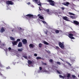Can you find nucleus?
<instances>
[{
	"label": "nucleus",
	"instance_id": "4be33fe9",
	"mask_svg": "<svg viewBox=\"0 0 79 79\" xmlns=\"http://www.w3.org/2000/svg\"><path fill=\"white\" fill-rule=\"evenodd\" d=\"M55 32L56 34H58V33L60 32V31L59 30H56L55 31Z\"/></svg>",
	"mask_w": 79,
	"mask_h": 79
},
{
	"label": "nucleus",
	"instance_id": "7ed1b4c3",
	"mask_svg": "<svg viewBox=\"0 0 79 79\" xmlns=\"http://www.w3.org/2000/svg\"><path fill=\"white\" fill-rule=\"evenodd\" d=\"M6 3L7 5H13V2H12L11 1H6Z\"/></svg>",
	"mask_w": 79,
	"mask_h": 79
},
{
	"label": "nucleus",
	"instance_id": "79ce46f5",
	"mask_svg": "<svg viewBox=\"0 0 79 79\" xmlns=\"http://www.w3.org/2000/svg\"><path fill=\"white\" fill-rule=\"evenodd\" d=\"M72 77L73 78H75V77H76V76H75V75H72Z\"/></svg>",
	"mask_w": 79,
	"mask_h": 79
},
{
	"label": "nucleus",
	"instance_id": "f8f14e48",
	"mask_svg": "<svg viewBox=\"0 0 79 79\" xmlns=\"http://www.w3.org/2000/svg\"><path fill=\"white\" fill-rule=\"evenodd\" d=\"M23 46V44H22V43L21 42H19V43L18 47H21Z\"/></svg>",
	"mask_w": 79,
	"mask_h": 79
},
{
	"label": "nucleus",
	"instance_id": "ea45409f",
	"mask_svg": "<svg viewBox=\"0 0 79 79\" xmlns=\"http://www.w3.org/2000/svg\"><path fill=\"white\" fill-rule=\"evenodd\" d=\"M60 52L61 53H62V54H63V53H64V52L63 50H61L60 51Z\"/></svg>",
	"mask_w": 79,
	"mask_h": 79
},
{
	"label": "nucleus",
	"instance_id": "4d7b16f0",
	"mask_svg": "<svg viewBox=\"0 0 79 79\" xmlns=\"http://www.w3.org/2000/svg\"><path fill=\"white\" fill-rule=\"evenodd\" d=\"M3 79H6V77H3Z\"/></svg>",
	"mask_w": 79,
	"mask_h": 79
},
{
	"label": "nucleus",
	"instance_id": "1a4fd4ad",
	"mask_svg": "<svg viewBox=\"0 0 79 79\" xmlns=\"http://www.w3.org/2000/svg\"><path fill=\"white\" fill-rule=\"evenodd\" d=\"M29 47H30V48H34L35 47V46L34 44H30L29 45Z\"/></svg>",
	"mask_w": 79,
	"mask_h": 79
},
{
	"label": "nucleus",
	"instance_id": "c756f323",
	"mask_svg": "<svg viewBox=\"0 0 79 79\" xmlns=\"http://www.w3.org/2000/svg\"><path fill=\"white\" fill-rule=\"evenodd\" d=\"M73 34L74 35H76V33L75 32L73 31L72 32Z\"/></svg>",
	"mask_w": 79,
	"mask_h": 79
},
{
	"label": "nucleus",
	"instance_id": "bb28decb",
	"mask_svg": "<svg viewBox=\"0 0 79 79\" xmlns=\"http://www.w3.org/2000/svg\"><path fill=\"white\" fill-rule=\"evenodd\" d=\"M45 11H47L48 13L50 11V10H49V9H48L45 10Z\"/></svg>",
	"mask_w": 79,
	"mask_h": 79
},
{
	"label": "nucleus",
	"instance_id": "de8ad7c7",
	"mask_svg": "<svg viewBox=\"0 0 79 79\" xmlns=\"http://www.w3.org/2000/svg\"><path fill=\"white\" fill-rule=\"evenodd\" d=\"M34 1H35V2H36L38 1V0H34Z\"/></svg>",
	"mask_w": 79,
	"mask_h": 79
},
{
	"label": "nucleus",
	"instance_id": "f3484780",
	"mask_svg": "<svg viewBox=\"0 0 79 79\" xmlns=\"http://www.w3.org/2000/svg\"><path fill=\"white\" fill-rule=\"evenodd\" d=\"M10 40H15V38L12 37H10Z\"/></svg>",
	"mask_w": 79,
	"mask_h": 79
},
{
	"label": "nucleus",
	"instance_id": "0e129e2a",
	"mask_svg": "<svg viewBox=\"0 0 79 79\" xmlns=\"http://www.w3.org/2000/svg\"><path fill=\"white\" fill-rule=\"evenodd\" d=\"M67 79H69V78H68Z\"/></svg>",
	"mask_w": 79,
	"mask_h": 79
},
{
	"label": "nucleus",
	"instance_id": "0eeeda50",
	"mask_svg": "<svg viewBox=\"0 0 79 79\" xmlns=\"http://www.w3.org/2000/svg\"><path fill=\"white\" fill-rule=\"evenodd\" d=\"M22 42L23 44H27V40L26 39H23L22 40Z\"/></svg>",
	"mask_w": 79,
	"mask_h": 79
},
{
	"label": "nucleus",
	"instance_id": "6ab92c4d",
	"mask_svg": "<svg viewBox=\"0 0 79 79\" xmlns=\"http://www.w3.org/2000/svg\"><path fill=\"white\" fill-rule=\"evenodd\" d=\"M39 18L41 19H44V17L42 16V15H40L39 16Z\"/></svg>",
	"mask_w": 79,
	"mask_h": 79
},
{
	"label": "nucleus",
	"instance_id": "72a5a7b5",
	"mask_svg": "<svg viewBox=\"0 0 79 79\" xmlns=\"http://www.w3.org/2000/svg\"><path fill=\"white\" fill-rule=\"evenodd\" d=\"M36 58L37 60H39V59H41V57H37Z\"/></svg>",
	"mask_w": 79,
	"mask_h": 79
},
{
	"label": "nucleus",
	"instance_id": "e433bc0d",
	"mask_svg": "<svg viewBox=\"0 0 79 79\" xmlns=\"http://www.w3.org/2000/svg\"><path fill=\"white\" fill-rule=\"evenodd\" d=\"M39 9L40 10H42V7L41 6L39 7Z\"/></svg>",
	"mask_w": 79,
	"mask_h": 79
},
{
	"label": "nucleus",
	"instance_id": "2f4dec72",
	"mask_svg": "<svg viewBox=\"0 0 79 79\" xmlns=\"http://www.w3.org/2000/svg\"><path fill=\"white\" fill-rule=\"evenodd\" d=\"M71 39H74V37L73 36H71V37H69Z\"/></svg>",
	"mask_w": 79,
	"mask_h": 79
},
{
	"label": "nucleus",
	"instance_id": "423d86ee",
	"mask_svg": "<svg viewBox=\"0 0 79 79\" xmlns=\"http://www.w3.org/2000/svg\"><path fill=\"white\" fill-rule=\"evenodd\" d=\"M70 76L71 75L70 74L68 73V74H67V75H64V78H65V79H66V77H67L68 78H69Z\"/></svg>",
	"mask_w": 79,
	"mask_h": 79
},
{
	"label": "nucleus",
	"instance_id": "b1692460",
	"mask_svg": "<svg viewBox=\"0 0 79 79\" xmlns=\"http://www.w3.org/2000/svg\"><path fill=\"white\" fill-rule=\"evenodd\" d=\"M44 44H45V45H48V43H47V42L45 41H44Z\"/></svg>",
	"mask_w": 79,
	"mask_h": 79
},
{
	"label": "nucleus",
	"instance_id": "c03bdc74",
	"mask_svg": "<svg viewBox=\"0 0 79 79\" xmlns=\"http://www.w3.org/2000/svg\"><path fill=\"white\" fill-rule=\"evenodd\" d=\"M40 70H42V68L41 67H40Z\"/></svg>",
	"mask_w": 79,
	"mask_h": 79
},
{
	"label": "nucleus",
	"instance_id": "bf43d9fd",
	"mask_svg": "<svg viewBox=\"0 0 79 79\" xmlns=\"http://www.w3.org/2000/svg\"><path fill=\"white\" fill-rule=\"evenodd\" d=\"M61 60H62V61H64V60L63 59H61Z\"/></svg>",
	"mask_w": 79,
	"mask_h": 79
},
{
	"label": "nucleus",
	"instance_id": "f704fd0d",
	"mask_svg": "<svg viewBox=\"0 0 79 79\" xmlns=\"http://www.w3.org/2000/svg\"><path fill=\"white\" fill-rule=\"evenodd\" d=\"M41 21L43 23H44V24H46V22H45V21H42V20H41Z\"/></svg>",
	"mask_w": 79,
	"mask_h": 79
},
{
	"label": "nucleus",
	"instance_id": "603ef678",
	"mask_svg": "<svg viewBox=\"0 0 79 79\" xmlns=\"http://www.w3.org/2000/svg\"><path fill=\"white\" fill-rule=\"evenodd\" d=\"M48 53H50V51H47Z\"/></svg>",
	"mask_w": 79,
	"mask_h": 79
},
{
	"label": "nucleus",
	"instance_id": "a18cd8bd",
	"mask_svg": "<svg viewBox=\"0 0 79 79\" xmlns=\"http://www.w3.org/2000/svg\"><path fill=\"white\" fill-rule=\"evenodd\" d=\"M8 49L9 50H11V48L10 47H9L8 48Z\"/></svg>",
	"mask_w": 79,
	"mask_h": 79
},
{
	"label": "nucleus",
	"instance_id": "8fccbe9b",
	"mask_svg": "<svg viewBox=\"0 0 79 79\" xmlns=\"http://www.w3.org/2000/svg\"><path fill=\"white\" fill-rule=\"evenodd\" d=\"M10 67H8L6 68V69H10Z\"/></svg>",
	"mask_w": 79,
	"mask_h": 79
},
{
	"label": "nucleus",
	"instance_id": "ddd939ff",
	"mask_svg": "<svg viewBox=\"0 0 79 79\" xmlns=\"http://www.w3.org/2000/svg\"><path fill=\"white\" fill-rule=\"evenodd\" d=\"M36 3L38 5H39V6H42L41 5V2H40V0H39L38 1L36 2Z\"/></svg>",
	"mask_w": 79,
	"mask_h": 79
},
{
	"label": "nucleus",
	"instance_id": "4468645a",
	"mask_svg": "<svg viewBox=\"0 0 79 79\" xmlns=\"http://www.w3.org/2000/svg\"><path fill=\"white\" fill-rule=\"evenodd\" d=\"M5 31V29L3 28V27H2V28L1 29L0 31L1 32H2V33L3 32Z\"/></svg>",
	"mask_w": 79,
	"mask_h": 79
},
{
	"label": "nucleus",
	"instance_id": "473e14b6",
	"mask_svg": "<svg viewBox=\"0 0 79 79\" xmlns=\"http://www.w3.org/2000/svg\"><path fill=\"white\" fill-rule=\"evenodd\" d=\"M70 18H72V19H74V18H75V17H74V16H71Z\"/></svg>",
	"mask_w": 79,
	"mask_h": 79
},
{
	"label": "nucleus",
	"instance_id": "cd10ccee",
	"mask_svg": "<svg viewBox=\"0 0 79 79\" xmlns=\"http://www.w3.org/2000/svg\"><path fill=\"white\" fill-rule=\"evenodd\" d=\"M20 41H21V40H20V39H18L17 40L16 42H17V43H18V42H19Z\"/></svg>",
	"mask_w": 79,
	"mask_h": 79
},
{
	"label": "nucleus",
	"instance_id": "e2e57ef3",
	"mask_svg": "<svg viewBox=\"0 0 79 79\" xmlns=\"http://www.w3.org/2000/svg\"><path fill=\"white\" fill-rule=\"evenodd\" d=\"M12 1H14V0H12Z\"/></svg>",
	"mask_w": 79,
	"mask_h": 79
},
{
	"label": "nucleus",
	"instance_id": "5701e85b",
	"mask_svg": "<svg viewBox=\"0 0 79 79\" xmlns=\"http://www.w3.org/2000/svg\"><path fill=\"white\" fill-rule=\"evenodd\" d=\"M60 13L59 12H54V14H55L56 15H58V14Z\"/></svg>",
	"mask_w": 79,
	"mask_h": 79
},
{
	"label": "nucleus",
	"instance_id": "412c9836",
	"mask_svg": "<svg viewBox=\"0 0 79 79\" xmlns=\"http://www.w3.org/2000/svg\"><path fill=\"white\" fill-rule=\"evenodd\" d=\"M59 77L60 78H62V79H64V76H63L61 75H59Z\"/></svg>",
	"mask_w": 79,
	"mask_h": 79
},
{
	"label": "nucleus",
	"instance_id": "58836bf2",
	"mask_svg": "<svg viewBox=\"0 0 79 79\" xmlns=\"http://www.w3.org/2000/svg\"><path fill=\"white\" fill-rule=\"evenodd\" d=\"M49 61L51 63H52V62H53V60H52V59H50L49 60Z\"/></svg>",
	"mask_w": 79,
	"mask_h": 79
},
{
	"label": "nucleus",
	"instance_id": "6e6552de",
	"mask_svg": "<svg viewBox=\"0 0 79 79\" xmlns=\"http://www.w3.org/2000/svg\"><path fill=\"white\" fill-rule=\"evenodd\" d=\"M63 19L64 20H65V21H69V20L68 19L69 18L66 16L63 17Z\"/></svg>",
	"mask_w": 79,
	"mask_h": 79
},
{
	"label": "nucleus",
	"instance_id": "c9c22d12",
	"mask_svg": "<svg viewBox=\"0 0 79 79\" xmlns=\"http://www.w3.org/2000/svg\"><path fill=\"white\" fill-rule=\"evenodd\" d=\"M56 48L57 50H60V48L58 46H56Z\"/></svg>",
	"mask_w": 79,
	"mask_h": 79
},
{
	"label": "nucleus",
	"instance_id": "a19ab883",
	"mask_svg": "<svg viewBox=\"0 0 79 79\" xmlns=\"http://www.w3.org/2000/svg\"><path fill=\"white\" fill-rule=\"evenodd\" d=\"M57 73H58V74H61V73H60V72L59 71H58V70H57Z\"/></svg>",
	"mask_w": 79,
	"mask_h": 79
},
{
	"label": "nucleus",
	"instance_id": "a878e982",
	"mask_svg": "<svg viewBox=\"0 0 79 79\" xmlns=\"http://www.w3.org/2000/svg\"><path fill=\"white\" fill-rule=\"evenodd\" d=\"M23 57L25 59H27V57L26 56H23Z\"/></svg>",
	"mask_w": 79,
	"mask_h": 79
},
{
	"label": "nucleus",
	"instance_id": "49530a36",
	"mask_svg": "<svg viewBox=\"0 0 79 79\" xmlns=\"http://www.w3.org/2000/svg\"><path fill=\"white\" fill-rule=\"evenodd\" d=\"M28 59H31V56H29L28 57Z\"/></svg>",
	"mask_w": 79,
	"mask_h": 79
},
{
	"label": "nucleus",
	"instance_id": "6e6d98bb",
	"mask_svg": "<svg viewBox=\"0 0 79 79\" xmlns=\"http://www.w3.org/2000/svg\"><path fill=\"white\" fill-rule=\"evenodd\" d=\"M43 64H44V65H47V63H44Z\"/></svg>",
	"mask_w": 79,
	"mask_h": 79
},
{
	"label": "nucleus",
	"instance_id": "9d476101",
	"mask_svg": "<svg viewBox=\"0 0 79 79\" xmlns=\"http://www.w3.org/2000/svg\"><path fill=\"white\" fill-rule=\"evenodd\" d=\"M73 23L74 24H76V25H79V23L78 21L76 20H74L73 21Z\"/></svg>",
	"mask_w": 79,
	"mask_h": 79
},
{
	"label": "nucleus",
	"instance_id": "2eb2a0df",
	"mask_svg": "<svg viewBox=\"0 0 79 79\" xmlns=\"http://www.w3.org/2000/svg\"><path fill=\"white\" fill-rule=\"evenodd\" d=\"M18 51L20 52H23V48H19L18 49Z\"/></svg>",
	"mask_w": 79,
	"mask_h": 79
},
{
	"label": "nucleus",
	"instance_id": "9b49d317",
	"mask_svg": "<svg viewBox=\"0 0 79 79\" xmlns=\"http://www.w3.org/2000/svg\"><path fill=\"white\" fill-rule=\"evenodd\" d=\"M12 43L13 45H17V44H18V43L16 41H14L12 42Z\"/></svg>",
	"mask_w": 79,
	"mask_h": 79
},
{
	"label": "nucleus",
	"instance_id": "4c0bfd02",
	"mask_svg": "<svg viewBox=\"0 0 79 79\" xmlns=\"http://www.w3.org/2000/svg\"><path fill=\"white\" fill-rule=\"evenodd\" d=\"M64 8H65L64 7H61V9H62V10L63 11L64 10Z\"/></svg>",
	"mask_w": 79,
	"mask_h": 79
},
{
	"label": "nucleus",
	"instance_id": "052dcab7",
	"mask_svg": "<svg viewBox=\"0 0 79 79\" xmlns=\"http://www.w3.org/2000/svg\"><path fill=\"white\" fill-rule=\"evenodd\" d=\"M11 31H12V32H13L14 30H11Z\"/></svg>",
	"mask_w": 79,
	"mask_h": 79
},
{
	"label": "nucleus",
	"instance_id": "13d9d810",
	"mask_svg": "<svg viewBox=\"0 0 79 79\" xmlns=\"http://www.w3.org/2000/svg\"><path fill=\"white\" fill-rule=\"evenodd\" d=\"M40 16V14H38V16Z\"/></svg>",
	"mask_w": 79,
	"mask_h": 79
},
{
	"label": "nucleus",
	"instance_id": "5fc2aeb1",
	"mask_svg": "<svg viewBox=\"0 0 79 79\" xmlns=\"http://www.w3.org/2000/svg\"><path fill=\"white\" fill-rule=\"evenodd\" d=\"M45 33L46 34H47V31H45Z\"/></svg>",
	"mask_w": 79,
	"mask_h": 79
},
{
	"label": "nucleus",
	"instance_id": "f257e3e1",
	"mask_svg": "<svg viewBox=\"0 0 79 79\" xmlns=\"http://www.w3.org/2000/svg\"><path fill=\"white\" fill-rule=\"evenodd\" d=\"M25 17L26 19H28L29 18H33V17H34V15L31 14H28L27 15H25Z\"/></svg>",
	"mask_w": 79,
	"mask_h": 79
},
{
	"label": "nucleus",
	"instance_id": "680f3d73",
	"mask_svg": "<svg viewBox=\"0 0 79 79\" xmlns=\"http://www.w3.org/2000/svg\"><path fill=\"white\" fill-rule=\"evenodd\" d=\"M1 43V41H0V44Z\"/></svg>",
	"mask_w": 79,
	"mask_h": 79
},
{
	"label": "nucleus",
	"instance_id": "864d4df0",
	"mask_svg": "<svg viewBox=\"0 0 79 79\" xmlns=\"http://www.w3.org/2000/svg\"><path fill=\"white\" fill-rule=\"evenodd\" d=\"M0 76H3V74H2V73H1L0 72Z\"/></svg>",
	"mask_w": 79,
	"mask_h": 79
},
{
	"label": "nucleus",
	"instance_id": "37998d69",
	"mask_svg": "<svg viewBox=\"0 0 79 79\" xmlns=\"http://www.w3.org/2000/svg\"><path fill=\"white\" fill-rule=\"evenodd\" d=\"M34 56H37V54H35Z\"/></svg>",
	"mask_w": 79,
	"mask_h": 79
},
{
	"label": "nucleus",
	"instance_id": "09e8293b",
	"mask_svg": "<svg viewBox=\"0 0 79 79\" xmlns=\"http://www.w3.org/2000/svg\"><path fill=\"white\" fill-rule=\"evenodd\" d=\"M0 67H2V64L0 63Z\"/></svg>",
	"mask_w": 79,
	"mask_h": 79
},
{
	"label": "nucleus",
	"instance_id": "393cba45",
	"mask_svg": "<svg viewBox=\"0 0 79 79\" xmlns=\"http://www.w3.org/2000/svg\"><path fill=\"white\" fill-rule=\"evenodd\" d=\"M65 62L66 63H67L69 66H71L72 65L70 64V63L68 62V61H65Z\"/></svg>",
	"mask_w": 79,
	"mask_h": 79
},
{
	"label": "nucleus",
	"instance_id": "39448f33",
	"mask_svg": "<svg viewBox=\"0 0 79 79\" xmlns=\"http://www.w3.org/2000/svg\"><path fill=\"white\" fill-rule=\"evenodd\" d=\"M62 5L66 6H69L68 5H69V3L68 2H67L66 3H62Z\"/></svg>",
	"mask_w": 79,
	"mask_h": 79
},
{
	"label": "nucleus",
	"instance_id": "a211bd4d",
	"mask_svg": "<svg viewBox=\"0 0 79 79\" xmlns=\"http://www.w3.org/2000/svg\"><path fill=\"white\" fill-rule=\"evenodd\" d=\"M28 63L29 64H32V62L30 60H28Z\"/></svg>",
	"mask_w": 79,
	"mask_h": 79
},
{
	"label": "nucleus",
	"instance_id": "c85d7f7f",
	"mask_svg": "<svg viewBox=\"0 0 79 79\" xmlns=\"http://www.w3.org/2000/svg\"><path fill=\"white\" fill-rule=\"evenodd\" d=\"M69 15H74V14L73 13H71V12H69Z\"/></svg>",
	"mask_w": 79,
	"mask_h": 79
},
{
	"label": "nucleus",
	"instance_id": "aec40b11",
	"mask_svg": "<svg viewBox=\"0 0 79 79\" xmlns=\"http://www.w3.org/2000/svg\"><path fill=\"white\" fill-rule=\"evenodd\" d=\"M42 44L41 43H40L39 44V47L40 48H41L42 47Z\"/></svg>",
	"mask_w": 79,
	"mask_h": 79
},
{
	"label": "nucleus",
	"instance_id": "20e7f679",
	"mask_svg": "<svg viewBox=\"0 0 79 79\" xmlns=\"http://www.w3.org/2000/svg\"><path fill=\"white\" fill-rule=\"evenodd\" d=\"M59 45L61 48H64V44L61 42L59 43Z\"/></svg>",
	"mask_w": 79,
	"mask_h": 79
},
{
	"label": "nucleus",
	"instance_id": "7c9ffc66",
	"mask_svg": "<svg viewBox=\"0 0 79 79\" xmlns=\"http://www.w3.org/2000/svg\"><path fill=\"white\" fill-rule=\"evenodd\" d=\"M56 63L58 64H59V65H60V64H61V63L60 62H57Z\"/></svg>",
	"mask_w": 79,
	"mask_h": 79
},
{
	"label": "nucleus",
	"instance_id": "3c124183",
	"mask_svg": "<svg viewBox=\"0 0 79 79\" xmlns=\"http://www.w3.org/2000/svg\"><path fill=\"white\" fill-rule=\"evenodd\" d=\"M27 5H30V4H31V3L30 2H28L27 3Z\"/></svg>",
	"mask_w": 79,
	"mask_h": 79
},
{
	"label": "nucleus",
	"instance_id": "dca6fc26",
	"mask_svg": "<svg viewBox=\"0 0 79 79\" xmlns=\"http://www.w3.org/2000/svg\"><path fill=\"white\" fill-rule=\"evenodd\" d=\"M72 36H74V35L72 33L69 34V35H68V37H72Z\"/></svg>",
	"mask_w": 79,
	"mask_h": 79
},
{
	"label": "nucleus",
	"instance_id": "f03ea898",
	"mask_svg": "<svg viewBox=\"0 0 79 79\" xmlns=\"http://www.w3.org/2000/svg\"><path fill=\"white\" fill-rule=\"evenodd\" d=\"M48 2L49 3V4L52 6L55 5V2L52 0H48Z\"/></svg>",
	"mask_w": 79,
	"mask_h": 79
}]
</instances>
